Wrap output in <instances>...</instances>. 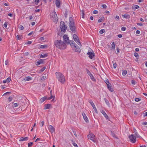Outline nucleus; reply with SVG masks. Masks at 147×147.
Here are the masks:
<instances>
[{
  "instance_id": "60",
  "label": "nucleus",
  "mask_w": 147,
  "mask_h": 147,
  "mask_svg": "<svg viewBox=\"0 0 147 147\" xmlns=\"http://www.w3.org/2000/svg\"><path fill=\"white\" fill-rule=\"evenodd\" d=\"M102 19L100 18V19H99L98 20V22H100L102 21Z\"/></svg>"
},
{
  "instance_id": "16",
  "label": "nucleus",
  "mask_w": 147,
  "mask_h": 147,
  "mask_svg": "<svg viewBox=\"0 0 147 147\" xmlns=\"http://www.w3.org/2000/svg\"><path fill=\"white\" fill-rule=\"evenodd\" d=\"M43 63V59H40V60H39L36 63V65H38L40 64Z\"/></svg>"
},
{
  "instance_id": "59",
  "label": "nucleus",
  "mask_w": 147,
  "mask_h": 147,
  "mask_svg": "<svg viewBox=\"0 0 147 147\" xmlns=\"http://www.w3.org/2000/svg\"><path fill=\"white\" fill-rule=\"evenodd\" d=\"M105 83H106L107 85V84H110V85H111V84L109 82V81L108 80H107L105 82Z\"/></svg>"
},
{
  "instance_id": "43",
  "label": "nucleus",
  "mask_w": 147,
  "mask_h": 147,
  "mask_svg": "<svg viewBox=\"0 0 147 147\" xmlns=\"http://www.w3.org/2000/svg\"><path fill=\"white\" fill-rule=\"evenodd\" d=\"M67 11L66 10L65 11V14H64L65 17V18H66L67 17Z\"/></svg>"
},
{
  "instance_id": "28",
  "label": "nucleus",
  "mask_w": 147,
  "mask_h": 147,
  "mask_svg": "<svg viewBox=\"0 0 147 147\" xmlns=\"http://www.w3.org/2000/svg\"><path fill=\"white\" fill-rule=\"evenodd\" d=\"M50 106L51 105L50 104H47L46 105L45 107V109H49L50 108Z\"/></svg>"
},
{
  "instance_id": "9",
  "label": "nucleus",
  "mask_w": 147,
  "mask_h": 147,
  "mask_svg": "<svg viewBox=\"0 0 147 147\" xmlns=\"http://www.w3.org/2000/svg\"><path fill=\"white\" fill-rule=\"evenodd\" d=\"M87 54L89 56L88 57L90 59H92L93 57H94L95 56V54L93 51L92 52H88Z\"/></svg>"
},
{
  "instance_id": "63",
  "label": "nucleus",
  "mask_w": 147,
  "mask_h": 147,
  "mask_svg": "<svg viewBox=\"0 0 147 147\" xmlns=\"http://www.w3.org/2000/svg\"><path fill=\"white\" fill-rule=\"evenodd\" d=\"M140 33V31L139 30H137L136 31V34H139Z\"/></svg>"
},
{
  "instance_id": "22",
  "label": "nucleus",
  "mask_w": 147,
  "mask_h": 147,
  "mask_svg": "<svg viewBox=\"0 0 147 147\" xmlns=\"http://www.w3.org/2000/svg\"><path fill=\"white\" fill-rule=\"evenodd\" d=\"M122 16L123 18H125L126 19H129L130 18V16L128 14L123 15H122Z\"/></svg>"
},
{
  "instance_id": "48",
  "label": "nucleus",
  "mask_w": 147,
  "mask_h": 147,
  "mask_svg": "<svg viewBox=\"0 0 147 147\" xmlns=\"http://www.w3.org/2000/svg\"><path fill=\"white\" fill-rule=\"evenodd\" d=\"M134 56L136 57H137L138 56V54L137 53H135L134 54Z\"/></svg>"
},
{
  "instance_id": "12",
  "label": "nucleus",
  "mask_w": 147,
  "mask_h": 147,
  "mask_svg": "<svg viewBox=\"0 0 147 147\" xmlns=\"http://www.w3.org/2000/svg\"><path fill=\"white\" fill-rule=\"evenodd\" d=\"M63 39L65 42L69 44V40L67 35H65L63 36Z\"/></svg>"
},
{
  "instance_id": "29",
  "label": "nucleus",
  "mask_w": 147,
  "mask_h": 147,
  "mask_svg": "<svg viewBox=\"0 0 147 147\" xmlns=\"http://www.w3.org/2000/svg\"><path fill=\"white\" fill-rule=\"evenodd\" d=\"M139 8V7L138 5H134V7H132V9H136Z\"/></svg>"
},
{
  "instance_id": "30",
  "label": "nucleus",
  "mask_w": 147,
  "mask_h": 147,
  "mask_svg": "<svg viewBox=\"0 0 147 147\" xmlns=\"http://www.w3.org/2000/svg\"><path fill=\"white\" fill-rule=\"evenodd\" d=\"M104 100H105V102L106 104L107 105H110L109 101L107 99H106V98H105Z\"/></svg>"
},
{
  "instance_id": "31",
  "label": "nucleus",
  "mask_w": 147,
  "mask_h": 147,
  "mask_svg": "<svg viewBox=\"0 0 147 147\" xmlns=\"http://www.w3.org/2000/svg\"><path fill=\"white\" fill-rule=\"evenodd\" d=\"M81 13H82V18H84V10H82Z\"/></svg>"
},
{
  "instance_id": "23",
  "label": "nucleus",
  "mask_w": 147,
  "mask_h": 147,
  "mask_svg": "<svg viewBox=\"0 0 147 147\" xmlns=\"http://www.w3.org/2000/svg\"><path fill=\"white\" fill-rule=\"evenodd\" d=\"M31 78L29 76H28L26 77V78L24 79V80L25 81H29L31 79Z\"/></svg>"
},
{
  "instance_id": "64",
  "label": "nucleus",
  "mask_w": 147,
  "mask_h": 147,
  "mask_svg": "<svg viewBox=\"0 0 147 147\" xmlns=\"http://www.w3.org/2000/svg\"><path fill=\"white\" fill-rule=\"evenodd\" d=\"M32 42L31 41H28L27 43V44L30 45L31 44Z\"/></svg>"
},
{
  "instance_id": "4",
  "label": "nucleus",
  "mask_w": 147,
  "mask_h": 147,
  "mask_svg": "<svg viewBox=\"0 0 147 147\" xmlns=\"http://www.w3.org/2000/svg\"><path fill=\"white\" fill-rule=\"evenodd\" d=\"M50 18L55 23L57 21V16L56 13L55 11H53L50 14Z\"/></svg>"
},
{
  "instance_id": "7",
  "label": "nucleus",
  "mask_w": 147,
  "mask_h": 147,
  "mask_svg": "<svg viewBox=\"0 0 147 147\" xmlns=\"http://www.w3.org/2000/svg\"><path fill=\"white\" fill-rule=\"evenodd\" d=\"M131 141L133 143H135L136 141V137L133 134H131L129 137Z\"/></svg>"
},
{
  "instance_id": "21",
  "label": "nucleus",
  "mask_w": 147,
  "mask_h": 147,
  "mask_svg": "<svg viewBox=\"0 0 147 147\" xmlns=\"http://www.w3.org/2000/svg\"><path fill=\"white\" fill-rule=\"evenodd\" d=\"M69 43H70V44L72 47L73 46L74 47V45L76 44L72 40H70Z\"/></svg>"
},
{
  "instance_id": "27",
  "label": "nucleus",
  "mask_w": 147,
  "mask_h": 147,
  "mask_svg": "<svg viewBox=\"0 0 147 147\" xmlns=\"http://www.w3.org/2000/svg\"><path fill=\"white\" fill-rule=\"evenodd\" d=\"M47 56H48V54H47L46 53V54H44L43 55L41 54L40 55V58H43L46 57H47Z\"/></svg>"
},
{
  "instance_id": "44",
  "label": "nucleus",
  "mask_w": 147,
  "mask_h": 147,
  "mask_svg": "<svg viewBox=\"0 0 147 147\" xmlns=\"http://www.w3.org/2000/svg\"><path fill=\"white\" fill-rule=\"evenodd\" d=\"M19 28L20 30H23L24 29V27L22 25H20L19 27Z\"/></svg>"
},
{
  "instance_id": "20",
  "label": "nucleus",
  "mask_w": 147,
  "mask_h": 147,
  "mask_svg": "<svg viewBox=\"0 0 147 147\" xmlns=\"http://www.w3.org/2000/svg\"><path fill=\"white\" fill-rule=\"evenodd\" d=\"M110 84H107V88L111 92H113V89L111 88V86H110Z\"/></svg>"
},
{
  "instance_id": "8",
  "label": "nucleus",
  "mask_w": 147,
  "mask_h": 147,
  "mask_svg": "<svg viewBox=\"0 0 147 147\" xmlns=\"http://www.w3.org/2000/svg\"><path fill=\"white\" fill-rule=\"evenodd\" d=\"M88 137L89 139L94 142L95 136L92 133H91L88 135Z\"/></svg>"
},
{
  "instance_id": "47",
  "label": "nucleus",
  "mask_w": 147,
  "mask_h": 147,
  "mask_svg": "<svg viewBox=\"0 0 147 147\" xmlns=\"http://www.w3.org/2000/svg\"><path fill=\"white\" fill-rule=\"evenodd\" d=\"M11 93L9 92H7L5 93H4L3 94V96H4V95H6V94L9 95V94H10Z\"/></svg>"
},
{
  "instance_id": "14",
  "label": "nucleus",
  "mask_w": 147,
  "mask_h": 147,
  "mask_svg": "<svg viewBox=\"0 0 147 147\" xmlns=\"http://www.w3.org/2000/svg\"><path fill=\"white\" fill-rule=\"evenodd\" d=\"M82 115L83 116L84 119L86 122H88V120L86 115L84 113H82Z\"/></svg>"
},
{
  "instance_id": "40",
  "label": "nucleus",
  "mask_w": 147,
  "mask_h": 147,
  "mask_svg": "<svg viewBox=\"0 0 147 147\" xmlns=\"http://www.w3.org/2000/svg\"><path fill=\"white\" fill-rule=\"evenodd\" d=\"M7 22H5L3 25V26L5 28H6L7 27Z\"/></svg>"
},
{
  "instance_id": "58",
  "label": "nucleus",
  "mask_w": 147,
  "mask_h": 147,
  "mask_svg": "<svg viewBox=\"0 0 147 147\" xmlns=\"http://www.w3.org/2000/svg\"><path fill=\"white\" fill-rule=\"evenodd\" d=\"M41 127H42L44 125V121H42L41 122V123L40 124Z\"/></svg>"
},
{
  "instance_id": "3",
  "label": "nucleus",
  "mask_w": 147,
  "mask_h": 147,
  "mask_svg": "<svg viewBox=\"0 0 147 147\" xmlns=\"http://www.w3.org/2000/svg\"><path fill=\"white\" fill-rule=\"evenodd\" d=\"M56 78L58 80L63 84L65 81V79L64 76L61 73L57 72L55 73Z\"/></svg>"
},
{
  "instance_id": "56",
  "label": "nucleus",
  "mask_w": 147,
  "mask_h": 147,
  "mask_svg": "<svg viewBox=\"0 0 147 147\" xmlns=\"http://www.w3.org/2000/svg\"><path fill=\"white\" fill-rule=\"evenodd\" d=\"M24 54L26 56H28L29 55V53L28 52H25Z\"/></svg>"
},
{
  "instance_id": "32",
  "label": "nucleus",
  "mask_w": 147,
  "mask_h": 147,
  "mask_svg": "<svg viewBox=\"0 0 147 147\" xmlns=\"http://www.w3.org/2000/svg\"><path fill=\"white\" fill-rule=\"evenodd\" d=\"M46 69V67H44L42 68L39 71V72L40 73H41L42 71H43Z\"/></svg>"
},
{
  "instance_id": "62",
  "label": "nucleus",
  "mask_w": 147,
  "mask_h": 147,
  "mask_svg": "<svg viewBox=\"0 0 147 147\" xmlns=\"http://www.w3.org/2000/svg\"><path fill=\"white\" fill-rule=\"evenodd\" d=\"M137 24L138 25V26H143V24H141V23H137Z\"/></svg>"
},
{
  "instance_id": "54",
  "label": "nucleus",
  "mask_w": 147,
  "mask_h": 147,
  "mask_svg": "<svg viewBox=\"0 0 147 147\" xmlns=\"http://www.w3.org/2000/svg\"><path fill=\"white\" fill-rule=\"evenodd\" d=\"M46 78V76H43L41 78V80H45Z\"/></svg>"
},
{
  "instance_id": "53",
  "label": "nucleus",
  "mask_w": 147,
  "mask_h": 147,
  "mask_svg": "<svg viewBox=\"0 0 147 147\" xmlns=\"http://www.w3.org/2000/svg\"><path fill=\"white\" fill-rule=\"evenodd\" d=\"M73 144L75 147H78V146L75 142Z\"/></svg>"
},
{
  "instance_id": "35",
  "label": "nucleus",
  "mask_w": 147,
  "mask_h": 147,
  "mask_svg": "<svg viewBox=\"0 0 147 147\" xmlns=\"http://www.w3.org/2000/svg\"><path fill=\"white\" fill-rule=\"evenodd\" d=\"M127 71L126 70H124L122 73V74L123 76H125L127 74Z\"/></svg>"
},
{
  "instance_id": "39",
  "label": "nucleus",
  "mask_w": 147,
  "mask_h": 147,
  "mask_svg": "<svg viewBox=\"0 0 147 147\" xmlns=\"http://www.w3.org/2000/svg\"><path fill=\"white\" fill-rule=\"evenodd\" d=\"M98 13V11L97 10H94L93 12V13L94 14H97Z\"/></svg>"
},
{
  "instance_id": "42",
  "label": "nucleus",
  "mask_w": 147,
  "mask_h": 147,
  "mask_svg": "<svg viewBox=\"0 0 147 147\" xmlns=\"http://www.w3.org/2000/svg\"><path fill=\"white\" fill-rule=\"evenodd\" d=\"M126 29V28L125 27H123L121 28V30L122 31H124Z\"/></svg>"
},
{
  "instance_id": "2",
  "label": "nucleus",
  "mask_w": 147,
  "mask_h": 147,
  "mask_svg": "<svg viewBox=\"0 0 147 147\" xmlns=\"http://www.w3.org/2000/svg\"><path fill=\"white\" fill-rule=\"evenodd\" d=\"M69 28L72 32H76V27L75 26V23L72 18L70 17L69 19Z\"/></svg>"
},
{
  "instance_id": "50",
  "label": "nucleus",
  "mask_w": 147,
  "mask_h": 147,
  "mask_svg": "<svg viewBox=\"0 0 147 147\" xmlns=\"http://www.w3.org/2000/svg\"><path fill=\"white\" fill-rule=\"evenodd\" d=\"M135 80H132L131 81V83L132 84L134 85L135 84Z\"/></svg>"
},
{
  "instance_id": "61",
  "label": "nucleus",
  "mask_w": 147,
  "mask_h": 147,
  "mask_svg": "<svg viewBox=\"0 0 147 147\" xmlns=\"http://www.w3.org/2000/svg\"><path fill=\"white\" fill-rule=\"evenodd\" d=\"M102 7L104 8H106L107 7V6L105 4H103L102 5Z\"/></svg>"
},
{
  "instance_id": "55",
  "label": "nucleus",
  "mask_w": 147,
  "mask_h": 147,
  "mask_svg": "<svg viewBox=\"0 0 147 147\" xmlns=\"http://www.w3.org/2000/svg\"><path fill=\"white\" fill-rule=\"evenodd\" d=\"M142 125H146L147 124V122H144L142 123Z\"/></svg>"
},
{
  "instance_id": "45",
  "label": "nucleus",
  "mask_w": 147,
  "mask_h": 147,
  "mask_svg": "<svg viewBox=\"0 0 147 147\" xmlns=\"http://www.w3.org/2000/svg\"><path fill=\"white\" fill-rule=\"evenodd\" d=\"M141 99L139 98H136L135 99V100L136 102H138Z\"/></svg>"
},
{
  "instance_id": "24",
  "label": "nucleus",
  "mask_w": 147,
  "mask_h": 147,
  "mask_svg": "<svg viewBox=\"0 0 147 147\" xmlns=\"http://www.w3.org/2000/svg\"><path fill=\"white\" fill-rule=\"evenodd\" d=\"M47 98V97L46 96H45L42 98L40 100V102L41 103L43 102L44 101H45Z\"/></svg>"
},
{
  "instance_id": "52",
  "label": "nucleus",
  "mask_w": 147,
  "mask_h": 147,
  "mask_svg": "<svg viewBox=\"0 0 147 147\" xmlns=\"http://www.w3.org/2000/svg\"><path fill=\"white\" fill-rule=\"evenodd\" d=\"M39 0H35L34 1L36 3V5H37L39 2Z\"/></svg>"
},
{
  "instance_id": "38",
  "label": "nucleus",
  "mask_w": 147,
  "mask_h": 147,
  "mask_svg": "<svg viewBox=\"0 0 147 147\" xmlns=\"http://www.w3.org/2000/svg\"><path fill=\"white\" fill-rule=\"evenodd\" d=\"M18 105V104L17 103H14L13 104V105H12V106L14 107H17Z\"/></svg>"
},
{
  "instance_id": "33",
  "label": "nucleus",
  "mask_w": 147,
  "mask_h": 147,
  "mask_svg": "<svg viewBox=\"0 0 147 147\" xmlns=\"http://www.w3.org/2000/svg\"><path fill=\"white\" fill-rule=\"evenodd\" d=\"M50 94H51L50 97H49L48 98V99L49 100H50V99H51L53 97V95L52 94V90H51L50 91Z\"/></svg>"
},
{
  "instance_id": "37",
  "label": "nucleus",
  "mask_w": 147,
  "mask_h": 147,
  "mask_svg": "<svg viewBox=\"0 0 147 147\" xmlns=\"http://www.w3.org/2000/svg\"><path fill=\"white\" fill-rule=\"evenodd\" d=\"M47 47V46L45 45H40V47L42 49H44L45 48V47Z\"/></svg>"
},
{
  "instance_id": "15",
  "label": "nucleus",
  "mask_w": 147,
  "mask_h": 147,
  "mask_svg": "<svg viewBox=\"0 0 147 147\" xmlns=\"http://www.w3.org/2000/svg\"><path fill=\"white\" fill-rule=\"evenodd\" d=\"M55 3L57 7H59L61 4L60 0H56L55 1Z\"/></svg>"
},
{
  "instance_id": "13",
  "label": "nucleus",
  "mask_w": 147,
  "mask_h": 147,
  "mask_svg": "<svg viewBox=\"0 0 147 147\" xmlns=\"http://www.w3.org/2000/svg\"><path fill=\"white\" fill-rule=\"evenodd\" d=\"M48 129L52 134L55 131V128L51 125H50L49 126Z\"/></svg>"
},
{
  "instance_id": "49",
  "label": "nucleus",
  "mask_w": 147,
  "mask_h": 147,
  "mask_svg": "<svg viewBox=\"0 0 147 147\" xmlns=\"http://www.w3.org/2000/svg\"><path fill=\"white\" fill-rule=\"evenodd\" d=\"M33 142H30V143H28V147H31L32 146V145L33 144Z\"/></svg>"
},
{
  "instance_id": "17",
  "label": "nucleus",
  "mask_w": 147,
  "mask_h": 147,
  "mask_svg": "<svg viewBox=\"0 0 147 147\" xmlns=\"http://www.w3.org/2000/svg\"><path fill=\"white\" fill-rule=\"evenodd\" d=\"M101 113H102V114L107 119H108L109 120V117L108 116V115L106 114V113L105 112V111H104L102 110V111Z\"/></svg>"
},
{
  "instance_id": "10",
  "label": "nucleus",
  "mask_w": 147,
  "mask_h": 147,
  "mask_svg": "<svg viewBox=\"0 0 147 147\" xmlns=\"http://www.w3.org/2000/svg\"><path fill=\"white\" fill-rule=\"evenodd\" d=\"M87 73L88 75L90 77V79L92 80L93 81H95V79L94 78L93 75L91 73L90 71L88 69H86Z\"/></svg>"
},
{
  "instance_id": "41",
  "label": "nucleus",
  "mask_w": 147,
  "mask_h": 147,
  "mask_svg": "<svg viewBox=\"0 0 147 147\" xmlns=\"http://www.w3.org/2000/svg\"><path fill=\"white\" fill-rule=\"evenodd\" d=\"M113 67L114 68H116L117 67V64L116 63H114L113 65Z\"/></svg>"
},
{
  "instance_id": "6",
  "label": "nucleus",
  "mask_w": 147,
  "mask_h": 147,
  "mask_svg": "<svg viewBox=\"0 0 147 147\" xmlns=\"http://www.w3.org/2000/svg\"><path fill=\"white\" fill-rule=\"evenodd\" d=\"M74 40L79 45H81V42H80L79 39L77 36L76 34H74L73 36Z\"/></svg>"
},
{
  "instance_id": "26",
  "label": "nucleus",
  "mask_w": 147,
  "mask_h": 147,
  "mask_svg": "<svg viewBox=\"0 0 147 147\" xmlns=\"http://www.w3.org/2000/svg\"><path fill=\"white\" fill-rule=\"evenodd\" d=\"M88 102L90 103V105L92 106L93 107H94V106H95L94 104V103L92 101V100H89L88 101Z\"/></svg>"
},
{
  "instance_id": "34",
  "label": "nucleus",
  "mask_w": 147,
  "mask_h": 147,
  "mask_svg": "<svg viewBox=\"0 0 147 147\" xmlns=\"http://www.w3.org/2000/svg\"><path fill=\"white\" fill-rule=\"evenodd\" d=\"M105 32V30L104 29H101V30H100L99 31V33L100 34H102Z\"/></svg>"
},
{
  "instance_id": "19",
  "label": "nucleus",
  "mask_w": 147,
  "mask_h": 147,
  "mask_svg": "<svg viewBox=\"0 0 147 147\" xmlns=\"http://www.w3.org/2000/svg\"><path fill=\"white\" fill-rule=\"evenodd\" d=\"M28 140V137H25V138L21 137L20 138L19 141H27Z\"/></svg>"
},
{
  "instance_id": "11",
  "label": "nucleus",
  "mask_w": 147,
  "mask_h": 147,
  "mask_svg": "<svg viewBox=\"0 0 147 147\" xmlns=\"http://www.w3.org/2000/svg\"><path fill=\"white\" fill-rule=\"evenodd\" d=\"M75 49V51L76 52L78 53H80L81 52V49L79 46H78L76 44L74 46Z\"/></svg>"
},
{
  "instance_id": "51",
  "label": "nucleus",
  "mask_w": 147,
  "mask_h": 147,
  "mask_svg": "<svg viewBox=\"0 0 147 147\" xmlns=\"http://www.w3.org/2000/svg\"><path fill=\"white\" fill-rule=\"evenodd\" d=\"M12 99V98L10 96L8 98V100L9 102H11Z\"/></svg>"
},
{
  "instance_id": "18",
  "label": "nucleus",
  "mask_w": 147,
  "mask_h": 147,
  "mask_svg": "<svg viewBox=\"0 0 147 147\" xmlns=\"http://www.w3.org/2000/svg\"><path fill=\"white\" fill-rule=\"evenodd\" d=\"M134 134L135 135V136L136 137V138H140L141 137L138 134L137 132V131L135 129H134Z\"/></svg>"
},
{
  "instance_id": "1",
  "label": "nucleus",
  "mask_w": 147,
  "mask_h": 147,
  "mask_svg": "<svg viewBox=\"0 0 147 147\" xmlns=\"http://www.w3.org/2000/svg\"><path fill=\"white\" fill-rule=\"evenodd\" d=\"M54 45L57 48L60 49H64L66 47L65 43L59 40H55L54 42Z\"/></svg>"
},
{
  "instance_id": "46",
  "label": "nucleus",
  "mask_w": 147,
  "mask_h": 147,
  "mask_svg": "<svg viewBox=\"0 0 147 147\" xmlns=\"http://www.w3.org/2000/svg\"><path fill=\"white\" fill-rule=\"evenodd\" d=\"M93 108L94 110L95 111V112L96 113H97L98 111H97V109L95 107V106H94V107H93Z\"/></svg>"
},
{
  "instance_id": "36",
  "label": "nucleus",
  "mask_w": 147,
  "mask_h": 147,
  "mask_svg": "<svg viewBox=\"0 0 147 147\" xmlns=\"http://www.w3.org/2000/svg\"><path fill=\"white\" fill-rule=\"evenodd\" d=\"M7 83H9L11 80V79L10 78H8L6 80Z\"/></svg>"
},
{
  "instance_id": "57",
  "label": "nucleus",
  "mask_w": 147,
  "mask_h": 147,
  "mask_svg": "<svg viewBox=\"0 0 147 147\" xmlns=\"http://www.w3.org/2000/svg\"><path fill=\"white\" fill-rule=\"evenodd\" d=\"M16 37L18 40H20L21 39L20 38V36L18 35H17Z\"/></svg>"
},
{
  "instance_id": "5",
  "label": "nucleus",
  "mask_w": 147,
  "mask_h": 147,
  "mask_svg": "<svg viewBox=\"0 0 147 147\" xmlns=\"http://www.w3.org/2000/svg\"><path fill=\"white\" fill-rule=\"evenodd\" d=\"M60 27L62 32H65L67 30V27L66 26L65 22L63 21H61V22Z\"/></svg>"
},
{
  "instance_id": "25",
  "label": "nucleus",
  "mask_w": 147,
  "mask_h": 147,
  "mask_svg": "<svg viewBox=\"0 0 147 147\" xmlns=\"http://www.w3.org/2000/svg\"><path fill=\"white\" fill-rule=\"evenodd\" d=\"M111 49H115V45L114 42H113L111 45Z\"/></svg>"
}]
</instances>
